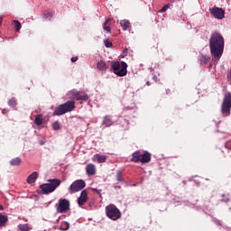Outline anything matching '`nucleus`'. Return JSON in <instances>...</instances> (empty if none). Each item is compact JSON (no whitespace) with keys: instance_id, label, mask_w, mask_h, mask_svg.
I'll use <instances>...</instances> for the list:
<instances>
[{"instance_id":"nucleus-25","label":"nucleus","mask_w":231,"mask_h":231,"mask_svg":"<svg viewBox=\"0 0 231 231\" xmlns=\"http://www.w3.org/2000/svg\"><path fill=\"white\" fill-rule=\"evenodd\" d=\"M8 106H11V107H15L17 106V100L15 97H13L11 98L9 101H8Z\"/></svg>"},{"instance_id":"nucleus-16","label":"nucleus","mask_w":231,"mask_h":231,"mask_svg":"<svg viewBox=\"0 0 231 231\" xmlns=\"http://www.w3.org/2000/svg\"><path fill=\"white\" fill-rule=\"evenodd\" d=\"M97 68L99 71L105 72L107 70L108 66L106 65V63L103 60L98 61L97 64Z\"/></svg>"},{"instance_id":"nucleus-8","label":"nucleus","mask_w":231,"mask_h":231,"mask_svg":"<svg viewBox=\"0 0 231 231\" xmlns=\"http://www.w3.org/2000/svg\"><path fill=\"white\" fill-rule=\"evenodd\" d=\"M56 211L60 214H66L70 210V201L67 199H59V204L55 205Z\"/></svg>"},{"instance_id":"nucleus-17","label":"nucleus","mask_w":231,"mask_h":231,"mask_svg":"<svg viewBox=\"0 0 231 231\" xmlns=\"http://www.w3.org/2000/svg\"><path fill=\"white\" fill-rule=\"evenodd\" d=\"M120 26L123 27L124 31L131 30L132 28L131 22L127 20H121Z\"/></svg>"},{"instance_id":"nucleus-7","label":"nucleus","mask_w":231,"mask_h":231,"mask_svg":"<svg viewBox=\"0 0 231 231\" xmlns=\"http://www.w3.org/2000/svg\"><path fill=\"white\" fill-rule=\"evenodd\" d=\"M87 187L86 180H82V179H79L78 180H74L69 188V194H75L83 189Z\"/></svg>"},{"instance_id":"nucleus-19","label":"nucleus","mask_w":231,"mask_h":231,"mask_svg":"<svg viewBox=\"0 0 231 231\" xmlns=\"http://www.w3.org/2000/svg\"><path fill=\"white\" fill-rule=\"evenodd\" d=\"M21 163H22V160H21L20 157L14 158V159H12V160L10 161V165H11L12 167H15V166L18 167V166L21 165Z\"/></svg>"},{"instance_id":"nucleus-15","label":"nucleus","mask_w":231,"mask_h":231,"mask_svg":"<svg viewBox=\"0 0 231 231\" xmlns=\"http://www.w3.org/2000/svg\"><path fill=\"white\" fill-rule=\"evenodd\" d=\"M86 173L88 175H95L96 174V166L94 164H88L86 166Z\"/></svg>"},{"instance_id":"nucleus-14","label":"nucleus","mask_w":231,"mask_h":231,"mask_svg":"<svg viewBox=\"0 0 231 231\" xmlns=\"http://www.w3.org/2000/svg\"><path fill=\"white\" fill-rule=\"evenodd\" d=\"M97 160L98 163H105L107 160V156L106 155H102L99 153H96L94 155V161Z\"/></svg>"},{"instance_id":"nucleus-41","label":"nucleus","mask_w":231,"mask_h":231,"mask_svg":"<svg viewBox=\"0 0 231 231\" xmlns=\"http://www.w3.org/2000/svg\"><path fill=\"white\" fill-rule=\"evenodd\" d=\"M153 80H154V81L157 80V77H156V76L153 77Z\"/></svg>"},{"instance_id":"nucleus-30","label":"nucleus","mask_w":231,"mask_h":231,"mask_svg":"<svg viewBox=\"0 0 231 231\" xmlns=\"http://www.w3.org/2000/svg\"><path fill=\"white\" fill-rule=\"evenodd\" d=\"M13 23H14V24L15 30H16L17 32H19V31L21 30V28H22L21 23L18 22V21H14Z\"/></svg>"},{"instance_id":"nucleus-27","label":"nucleus","mask_w":231,"mask_h":231,"mask_svg":"<svg viewBox=\"0 0 231 231\" xmlns=\"http://www.w3.org/2000/svg\"><path fill=\"white\" fill-rule=\"evenodd\" d=\"M70 228V224H69V222H63L61 225V230L66 231V230H69Z\"/></svg>"},{"instance_id":"nucleus-9","label":"nucleus","mask_w":231,"mask_h":231,"mask_svg":"<svg viewBox=\"0 0 231 231\" xmlns=\"http://www.w3.org/2000/svg\"><path fill=\"white\" fill-rule=\"evenodd\" d=\"M70 94L74 100L87 102L89 99L88 95L83 91L71 90Z\"/></svg>"},{"instance_id":"nucleus-32","label":"nucleus","mask_w":231,"mask_h":231,"mask_svg":"<svg viewBox=\"0 0 231 231\" xmlns=\"http://www.w3.org/2000/svg\"><path fill=\"white\" fill-rule=\"evenodd\" d=\"M171 4L165 5L163 7H162V9L160 10V13H165L170 7H171Z\"/></svg>"},{"instance_id":"nucleus-26","label":"nucleus","mask_w":231,"mask_h":231,"mask_svg":"<svg viewBox=\"0 0 231 231\" xmlns=\"http://www.w3.org/2000/svg\"><path fill=\"white\" fill-rule=\"evenodd\" d=\"M52 128L54 131H60L61 129V125L59 123V121H56L52 124Z\"/></svg>"},{"instance_id":"nucleus-35","label":"nucleus","mask_w":231,"mask_h":231,"mask_svg":"<svg viewBox=\"0 0 231 231\" xmlns=\"http://www.w3.org/2000/svg\"><path fill=\"white\" fill-rule=\"evenodd\" d=\"M127 52H128V50L125 48L124 51H123V55L124 57H125L127 55Z\"/></svg>"},{"instance_id":"nucleus-11","label":"nucleus","mask_w":231,"mask_h":231,"mask_svg":"<svg viewBox=\"0 0 231 231\" xmlns=\"http://www.w3.org/2000/svg\"><path fill=\"white\" fill-rule=\"evenodd\" d=\"M88 202V191L86 189L82 190L79 198L78 199V204L81 207L84 203Z\"/></svg>"},{"instance_id":"nucleus-2","label":"nucleus","mask_w":231,"mask_h":231,"mask_svg":"<svg viewBox=\"0 0 231 231\" xmlns=\"http://www.w3.org/2000/svg\"><path fill=\"white\" fill-rule=\"evenodd\" d=\"M61 184L60 179H49L48 183H43L40 186L42 195H49L55 191Z\"/></svg>"},{"instance_id":"nucleus-5","label":"nucleus","mask_w":231,"mask_h":231,"mask_svg":"<svg viewBox=\"0 0 231 231\" xmlns=\"http://www.w3.org/2000/svg\"><path fill=\"white\" fill-rule=\"evenodd\" d=\"M105 212L106 214V217L116 221L122 217V213L120 209L117 208L114 204H110L105 208Z\"/></svg>"},{"instance_id":"nucleus-24","label":"nucleus","mask_w":231,"mask_h":231,"mask_svg":"<svg viewBox=\"0 0 231 231\" xmlns=\"http://www.w3.org/2000/svg\"><path fill=\"white\" fill-rule=\"evenodd\" d=\"M110 22H111V19H108L106 20V22L104 23V25H103V30L104 31H106L107 32H111V28H110Z\"/></svg>"},{"instance_id":"nucleus-21","label":"nucleus","mask_w":231,"mask_h":231,"mask_svg":"<svg viewBox=\"0 0 231 231\" xmlns=\"http://www.w3.org/2000/svg\"><path fill=\"white\" fill-rule=\"evenodd\" d=\"M211 57L208 55H201L200 56V64L201 65H207L210 61Z\"/></svg>"},{"instance_id":"nucleus-34","label":"nucleus","mask_w":231,"mask_h":231,"mask_svg":"<svg viewBox=\"0 0 231 231\" xmlns=\"http://www.w3.org/2000/svg\"><path fill=\"white\" fill-rule=\"evenodd\" d=\"M93 191L101 196V192H102L101 189H93Z\"/></svg>"},{"instance_id":"nucleus-28","label":"nucleus","mask_w":231,"mask_h":231,"mask_svg":"<svg viewBox=\"0 0 231 231\" xmlns=\"http://www.w3.org/2000/svg\"><path fill=\"white\" fill-rule=\"evenodd\" d=\"M221 201L222 203H229V201H231L230 196L223 194Z\"/></svg>"},{"instance_id":"nucleus-1","label":"nucleus","mask_w":231,"mask_h":231,"mask_svg":"<svg viewBox=\"0 0 231 231\" xmlns=\"http://www.w3.org/2000/svg\"><path fill=\"white\" fill-rule=\"evenodd\" d=\"M210 54L215 59H220L224 54L225 38L218 32H213L209 37Z\"/></svg>"},{"instance_id":"nucleus-10","label":"nucleus","mask_w":231,"mask_h":231,"mask_svg":"<svg viewBox=\"0 0 231 231\" xmlns=\"http://www.w3.org/2000/svg\"><path fill=\"white\" fill-rule=\"evenodd\" d=\"M209 13L218 20L224 19L226 14L225 10L220 7H213V9H209Z\"/></svg>"},{"instance_id":"nucleus-23","label":"nucleus","mask_w":231,"mask_h":231,"mask_svg":"<svg viewBox=\"0 0 231 231\" xmlns=\"http://www.w3.org/2000/svg\"><path fill=\"white\" fill-rule=\"evenodd\" d=\"M112 124H113V122H112L111 118L108 116L104 117L103 125L105 126L109 127V126L112 125Z\"/></svg>"},{"instance_id":"nucleus-33","label":"nucleus","mask_w":231,"mask_h":231,"mask_svg":"<svg viewBox=\"0 0 231 231\" xmlns=\"http://www.w3.org/2000/svg\"><path fill=\"white\" fill-rule=\"evenodd\" d=\"M105 46L106 47V48H111L112 47V42H110L109 41H105Z\"/></svg>"},{"instance_id":"nucleus-31","label":"nucleus","mask_w":231,"mask_h":231,"mask_svg":"<svg viewBox=\"0 0 231 231\" xmlns=\"http://www.w3.org/2000/svg\"><path fill=\"white\" fill-rule=\"evenodd\" d=\"M116 180L117 182H123L124 181V179H123V176H122V172L121 171H118L116 173Z\"/></svg>"},{"instance_id":"nucleus-6","label":"nucleus","mask_w":231,"mask_h":231,"mask_svg":"<svg viewBox=\"0 0 231 231\" xmlns=\"http://www.w3.org/2000/svg\"><path fill=\"white\" fill-rule=\"evenodd\" d=\"M221 112L224 116H229L231 114V93H226L224 96Z\"/></svg>"},{"instance_id":"nucleus-13","label":"nucleus","mask_w":231,"mask_h":231,"mask_svg":"<svg viewBox=\"0 0 231 231\" xmlns=\"http://www.w3.org/2000/svg\"><path fill=\"white\" fill-rule=\"evenodd\" d=\"M38 178H39V173L37 171H34L31 175L28 176L26 181L28 184H33Z\"/></svg>"},{"instance_id":"nucleus-38","label":"nucleus","mask_w":231,"mask_h":231,"mask_svg":"<svg viewBox=\"0 0 231 231\" xmlns=\"http://www.w3.org/2000/svg\"><path fill=\"white\" fill-rule=\"evenodd\" d=\"M146 86H147V87H150V86H151V82H150V81H147V82H146Z\"/></svg>"},{"instance_id":"nucleus-42","label":"nucleus","mask_w":231,"mask_h":231,"mask_svg":"<svg viewBox=\"0 0 231 231\" xmlns=\"http://www.w3.org/2000/svg\"><path fill=\"white\" fill-rule=\"evenodd\" d=\"M48 15H50V16H51V14L49 13V14H48Z\"/></svg>"},{"instance_id":"nucleus-39","label":"nucleus","mask_w":231,"mask_h":231,"mask_svg":"<svg viewBox=\"0 0 231 231\" xmlns=\"http://www.w3.org/2000/svg\"><path fill=\"white\" fill-rule=\"evenodd\" d=\"M115 189H121V186H116Z\"/></svg>"},{"instance_id":"nucleus-22","label":"nucleus","mask_w":231,"mask_h":231,"mask_svg":"<svg viewBox=\"0 0 231 231\" xmlns=\"http://www.w3.org/2000/svg\"><path fill=\"white\" fill-rule=\"evenodd\" d=\"M34 124H35L36 125H38V126L42 125V124H43V117H42V115H37V116H36Z\"/></svg>"},{"instance_id":"nucleus-36","label":"nucleus","mask_w":231,"mask_h":231,"mask_svg":"<svg viewBox=\"0 0 231 231\" xmlns=\"http://www.w3.org/2000/svg\"><path fill=\"white\" fill-rule=\"evenodd\" d=\"M79 60L78 57H72L71 58V62H76Z\"/></svg>"},{"instance_id":"nucleus-3","label":"nucleus","mask_w":231,"mask_h":231,"mask_svg":"<svg viewBox=\"0 0 231 231\" xmlns=\"http://www.w3.org/2000/svg\"><path fill=\"white\" fill-rule=\"evenodd\" d=\"M76 108L75 101H67L65 104L58 106L53 112V116H61L67 113L74 111Z\"/></svg>"},{"instance_id":"nucleus-12","label":"nucleus","mask_w":231,"mask_h":231,"mask_svg":"<svg viewBox=\"0 0 231 231\" xmlns=\"http://www.w3.org/2000/svg\"><path fill=\"white\" fill-rule=\"evenodd\" d=\"M152 160V155L149 152H144L143 153H141V161L142 163H148Z\"/></svg>"},{"instance_id":"nucleus-37","label":"nucleus","mask_w":231,"mask_h":231,"mask_svg":"<svg viewBox=\"0 0 231 231\" xmlns=\"http://www.w3.org/2000/svg\"><path fill=\"white\" fill-rule=\"evenodd\" d=\"M226 78H227V80L231 79V72H227Z\"/></svg>"},{"instance_id":"nucleus-29","label":"nucleus","mask_w":231,"mask_h":231,"mask_svg":"<svg viewBox=\"0 0 231 231\" xmlns=\"http://www.w3.org/2000/svg\"><path fill=\"white\" fill-rule=\"evenodd\" d=\"M18 227L21 231H29V226L26 224H20Z\"/></svg>"},{"instance_id":"nucleus-20","label":"nucleus","mask_w":231,"mask_h":231,"mask_svg":"<svg viewBox=\"0 0 231 231\" xmlns=\"http://www.w3.org/2000/svg\"><path fill=\"white\" fill-rule=\"evenodd\" d=\"M6 223H8V216L0 214V227H5Z\"/></svg>"},{"instance_id":"nucleus-18","label":"nucleus","mask_w":231,"mask_h":231,"mask_svg":"<svg viewBox=\"0 0 231 231\" xmlns=\"http://www.w3.org/2000/svg\"><path fill=\"white\" fill-rule=\"evenodd\" d=\"M142 153L141 152H134L132 154L131 162H141Z\"/></svg>"},{"instance_id":"nucleus-4","label":"nucleus","mask_w":231,"mask_h":231,"mask_svg":"<svg viewBox=\"0 0 231 231\" xmlns=\"http://www.w3.org/2000/svg\"><path fill=\"white\" fill-rule=\"evenodd\" d=\"M111 69L118 77H125L127 74V64L124 61H112Z\"/></svg>"},{"instance_id":"nucleus-40","label":"nucleus","mask_w":231,"mask_h":231,"mask_svg":"<svg viewBox=\"0 0 231 231\" xmlns=\"http://www.w3.org/2000/svg\"><path fill=\"white\" fill-rule=\"evenodd\" d=\"M0 210H4V207L0 205Z\"/></svg>"}]
</instances>
